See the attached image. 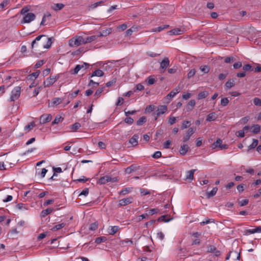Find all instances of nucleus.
<instances>
[{
  "label": "nucleus",
  "mask_w": 261,
  "mask_h": 261,
  "mask_svg": "<svg viewBox=\"0 0 261 261\" xmlns=\"http://www.w3.org/2000/svg\"><path fill=\"white\" fill-rule=\"evenodd\" d=\"M124 122L130 125L134 122V120L131 117H126L124 120Z\"/></svg>",
  "instance_id": "69168bd1"
},
{
  "label": "nucleus",
  "mask_w": 261,
  "mask_h": 261,
  "mask_svg": "<svg viewBox=\"0 0 261 261\" xmlns=\"http://www.w3.org/2000/svg\"><path fill=\"white\" fill-rule=\"evenodd\" d=\"M161 152L160 151H156L152 155V157L154 159H159L161 156Z\"/></svg>",
  "instance_id": "5fc2aeb1"
},
{
  "label": "nucleus",
  "mask_w": 261,
  "mask_h": 261,
  "mask_svg": "<svg viewBox=\"0 0 261 261\" xmlns=\"http://www.w3.org/2000/svg\"><path fill=\"white\" fill-rule=\"evenodd\" d=\"M255 233H261V226H257L255 228L246 230L245 234L248 235Z\"/></svg>",
  "instance_id": "ddd939ff"
},
{
  "label": "nucleus",
  "mask_w": 261,
  "mask_h": 261,
  "mask_svg": "<svg viewBox=\"0 0 261 261\" xmlns=\"http://www.w3.org/2000/svg\"><path fill=\"white\" fill-rule=\"evenodd\" d=\"M35 126V123L33 121L28 124V125H25L24 128V129L27 132H29L31 131Z\"/></svg>",
  "instance_id": "c85d7f7f"
},
{
  "label": "nucleus",
  "mask_w": 261,
  "mask_h": 261,
  "mask_svg": "<svg viewBox=\"0 0 261 261\" xmlns=\"http://www.w3.org/2000/svg\"><path fill=\"white\" fill-rule=\"evenodd\" d=\"M89 194V189L88 188H85L79 194V196L84 195L87 196Z\"/></svg>",
  "instance_id": "13d9d810"
},
{
  "label": "nucleus",
  "mask_w": 261,
  "mask_h": 261,
  "mask_svg": "<svg viewBox=\"0 0 261 261\" xmlns=\"http://www.w3.org/2000/svg\"><path fill=\"white\" fill-rule=\"evenodd\" d=\"M104 74V72L100 69H97L93 71L91 75V77L93 76H98L101 77Z\"/></svg>",
  "instance_id": "393cba45"
},
{
  "label": "nucleus",
  "mask_w": 261,
  "mask_h": 261,
  "mask_svg": "<svg viewBox=\"0 0 261 261\" xmlns=\"http://www.w3.org/2000/svg\"><path fill=\"white\" fill-rule=\"evenodd\" d=\"M229 102V101L227 98H223L221 100V105L222 106L225 107L228 104Z\"/></svg>",
  "instance_id": "de8ad7c7"
},
{
  "label": "nucleus",
  "mask_w": 261,
  "mask_h": 261,
  "mask_svg": "<svg viewBox=\"0 0 261 261\" xmlns=\"http://www.w3.org/2000/svg\"><path fill=\"white\" fill-rule=\"evenodd\" d=\"M156 238L159 240L162 241L164 239L165 235L162 231H158L156 233Z\"/></svg>",
  "instance_id": "3c124183"
},
{
  "label": "nucleus",
  "mask_w": 261,
  "mask_h": 261,
  "mask_svg": "<svg viewBox=\"0 0 261 261\" xmlns=\"http://www.w3.org/2000/svg\"><path fill=\"white\" fill-rule=\"evenodd\" d=\"M52 119V116L51 114H44L42 115L40 118V123L41 124H44L49 122Z\"/></svg>",
  "instance_id": "9b49d317"
},
{
  "label": "nucleus",
  "mask_w": 261,
  "mask_h": 261,
  "mask_svg": "<svg viewBox=\"0 0 261 261\" xmlns=\"http://www.w3.org/2000/svg\"><path fill=\"white\" fill-rule=\"evenodd\" d=\"M125 243L127 244L128 246H130L133 244V242L132 240L129 239H126L121 241L122 245H124Z\"/></svg>",
  "instance_id": "052dcab7"
},
{
  "label": "nucleus",
  "mask_w": 261,
  "mask_h": 261,
  "mask_svg": "<svg viewBox=\"0 0 261 261\" xmlns=\"http://www.w3.org/2000/svg\"><path fill=\"white\" fill-rule=\"evenodd\" d=\"M112 32V29L109 28L105 30L102 31V32H100L99 35H97L99 37H105L108 35H109L110 34H111Z\"/></svg>",
  "instance_id": "412c9836"
},
{
  "label": "nucleus",
  "mask_w": 261,
  "mask_h": 261,
  "mask_svg": "<svg viewBox=\"0 0 261 261\" xmlns=\"http://www.w3.org/2000/svg\"><path fill=\"white\" fill-rule=\"evenodd\" d=\"M189 149V147L187 144L181 145L179 150L180 154L182 155H185L188 151Z\"/></svg>",
  "instance_id": "6ab92c4d"
},
{
  "label": "nucleus",
  "mask_w": 261,
  "mask_h": 261,
  "mask_svg": "<svg viewBox=\"0 0 261 261\" xmlns=\"http://www.w3.org/2000/svg\"><path fill=\"white\" fill-rule=\"evenodd\" d=\"M180 92V88L177 87L170 92L166 97H164L165 101L169 103L171 101L172 98H173L177 93Z\"/></svg>",
  "instance_id": "7ed1b4c3"
},
{
  "label": "nucleus",
  "mask_w": 261,
  "mask_h": 261,
  "mask_svg": "<svg viewBox=\"0 0 261 261\" xmlns=\"http://www.w3.org/2000/svg\"><path fill=\"white\" fill-rule=\"evenodd\" d=\"M51 43H52V42L51 40V38H49L47 39L46 44H42V46H43V48L48 49L50 47Z\"/></svg>",
  "instance_id": "58836bf2"
},
{
  "label": "nucleus",
  "mask_w": 261,
  "mask_h": 261,
  "mask_svg": "<svg viewBox=\"0 0 261 261\" xmlns=\"http://www.w3.org/2000/svg\"><path fill=\"white\" fill-rule=\"evenodd\" d=\"M16 208L19 210H27L28 209V206L22 203H19L16 205Z\"/></svg>",
  "instance_id": "e433bc0d"
},
{
  "label": "nucleus",
  "mask_w": 261,
  "mask_h": 261,
  "mask_svg": "<svg viewBox=\"0 0 261 261\" xmlns=\"http://www.w3.org/2000/svg\"><path fill=\"white\" fill-rule=\"evenodd\" d=\"M21 93V88L19 86L14 87L12 90L9 101H14L18 99Z\"/></svg>",
  "instance_id": "f03ea898"
},
{
  "label": "nucleus",
  "mask_w": 261,
  "mask_h": 261,
  "mask_svg": "<svg viewBox=\"0 0 261 261\" xmlns=\"http://www.w3.org/2000/svg\"><path fill=\"white\" fill-rule=\"evenodd\" d=\"M234 86V82L233 80H228L225 84V87L227 89H230Z\"/></svg>",
  "instance_id": "f704fd0d"
},
{
  "label": "nucleus",
  "mask_w": 261,
  "mask_h": 261,
  "mask_svg": "<svg viewBox=\"0 0 261 261\" xmlns=\"http://www.w3.org/2000/svg\"><path fill=\"white\" fill-rule=\"evenodd\" d=\"M59 78V76L58 75H56L55 76H50L48 78L46 79V81L44 82V87H49L52 85H53Z\"/></svg>",
  "instance_id": "20e7f679"
},
{
  "label": "nucleus",
  "mask_w": 261,
  "mask_h": 261,
  "mask_svg": "<svg viewBox=\"0 0 261 261\" xmlns=\"http://www.w3.org/2000/svg\"><path fill=\"white\" fill-rule=\"evenodd\" d=\"M63 101V98L55 97L52 99L51 105L53 106H57L61 103Z\"/></svg>",
  "instance_id": "b1692460"
},
{
  "label": "nucleus",
  "mask_w": 261,
  "mask_h": 261,
  "mask_svg": "<svg viewBox=\"0 0 261 261\" xmlns=\"http://www.w3.org/2000/svg\"><path fill=\"white\" fill-rule=\"evenodd\" d=\"M98 38V36L97 35H93V36L87 37L85 38H84V44L92 42L95 41Z\"/></svg>",
  "instance_id": "aec40b11"
},
{
  "label": "nucleus",
  "mask_w": 261,
  "mask_h": 261,
  "mask_svg": "<svg viewBox=\"0 0 261 261\" xmlns=\"http://www.w3.org/2000/svg\"><path fill=\"white\" fill-rule=\"evenodd\" d=\"M196 130V127H190L186 133V135L182 138V141L184 142H187L193 135Z\"/></svg>",
  "instance_id": "6e6552de"
},
{
  "label": "nucleus",
  "mask_w": 261,
  "mask_h": 261,
  "mask_svg": "<svg viewBox=\"0 0 261 261\" xmlns=\"http://www.w3.org/2000/svg\"><path fill=\"white\" fill-rule=\"evenodd\" d=\"M84 44V38L82 36H75L69 41V46L77 47Z\"/></svg>",
  "instance_id": "f257e3e1"
},
{
  "label": "nucleus",
  "mask_w": 261,
  "mask_h": 261,
  "mask_svg": "<svg viewBox=\"0 0 261 261\" xmlns=\"http://www.w3.org/2000/svg\"><path fill=\"white\" fill-rule=\"evenodd\" d=\"M146 118L145 116H142L137 121V124L138 125H142L146 122Z\"/></svg>",
  "instance_id": "79ce46f5"
},
{
  "label": "nucleus",
  "mask_w": 261,
  "mask_h": 261,
  "mask_svg": "<svg viewBox=\"0 0 261 261\" xmlns=\"http://www.w3.org/2000/svg\"><path fill=\"white\" fill-rule=\"evenodd\" d=\"M140 191L142 196L150 194V192L148 190L143 188L140 189Z\"/></svg>",
  "instance_id": "603ef678"
},
{
  "label": "nucleus",
  "mask_w": 261,
  "mask_h": 261,
  "mask_svg": "<svg viewBox=\"0 0 261 261\" xmlns=\"http://www.w3.org/2000/svg\"><path fill=\"white\" fill-rule=\"evenodd\" d=\"M217 116L216 113L215 112H212L207 116L206 120L207 122H211L215 120Z\"/></svg>",
  "instance_id": "5701e85b"
},
{
  "label": "nucleus",
  "mask_w": 261,
  "mask_h": 261,
  "mask_svg": "<svg viewBox=\"0 0 261 261\" xmlns=\"http://www.w3.org/2000/svg\"><path fill=\"white\" fill-rule=\"evenodd\" d=\"M132 188L129 187L123 188L120 191L119 194L125 195L129 193L132 191Z\"/></svg>",
  "instance_id": "c756f323"
},
{
  "label": "nucleus",
  "mask_w": 261,
  "mask_h": 261,
  "mask_svg": "<svg viewBox=\"0 0 261 261\" xmlns=\"http://www.w3.org/2000/svg\"><path fill=\"white\" fill-rule=\"evenodd\" d=\"M242 66V62H236L233 65V68L236 69H239L241 68Z\"/></svg>",
  "instance_id": "774afa93"
},
{
  "label": "nucleus",
  "mask_w": 261,
  "mask_h": 261,
  "mask_svg": "<svg viewBox=\"0 0 261 261\" xmlns=\"http://www.w3.org/2000/svg\"><path fill=\"white\" fill-rule=\"evenodd\" d=\"M104 88H99L95 92L94 95L97 97L100 96L101 93L103 91Z\"/></svg>",
  "instance_id": "680f3d73"
},
{
  "label": "nucleus",
  "mask_w": 261,
  "mask_h": 261,
  "mask_svg": "<svg viewBox=\"0 0 261 261\" xmlns=\"http://www.w3.org/2000/svg\"><path fill=\"white\" fill-rule=\"evenodd\" d=\"M169 27V25H163L162 26H160V27L156 28V31H158V32H160L163 31L164 30L168 28Z\"/></svg>",
  "instance_id": "6e6d98bb"
},
{
  "label": "nucleus",
  "mask_w": 261,
  "mask_h": 261,
  "mask_svg": "<svg viewBox=\"0 0 261 261\" xmlns=\"http://www.w3.org/2000/svg\"><path fill=\"white\" fill-rule=\"evenodd\" d=\"M237 137L240 138H243L245 136L244 130H240L236 133Z\"/></svg>",
  "instance_id": "0e129e2a"
},
{
  "label": "nucleus",
  "mask_w": 261,
  "mask_h": 261,
  "mask_svg": "<svg viewBox=\"0 0 261 261\" xmlns=\"http://www.w3.org/2000/svg\"><path fill=\"white\" fill-rule=\"evenodd\" d=\"M176 122V118L175 117H170L168 120V123L171 125Z\"/></svg>",
  "instance_id": "e2e57ef3"
},
{
  "label": "nucleus",
  "mask_w": 261,
  "mask_h": 261,
  "mask_svg": "<svg viewBox=\"0 0 261 261\" xmlns=\"http://www.w3.org/2000/svg\"><path fill=\"white\" fill-rule=\"evenodd\" d=\"M155 79L151 76H149L147 78V84L148 85H153L155 82Z\"/></svg>",
  "instance_id": "09e8293b"
},
{
  "label": "nucleus",
  "mask_w": 261,
  "mask_h": 261,
  "mask_svg": "<svg viewBox=\"0 0 261 261\" xmlns=\"http://www.w3.org/2000/svg\"><path fill=\"white\" fill-rule=\"evenodd\" d=\"M184 32V30L180 28H175L169 31L168 34L170 35H178L182 34Z\"/></svg>",
  "instance_id": "4468645a"
},
{
  "label": "nucleus",
  "mask_w": 261,
  "mask_h": 261,
  "mask_svg": "<svg viewBox=\"0 0 261 261\" xmlns=\"http://www.w3.org/2000/svg\"><path fill=\"white\" fill-rule=\"evenodd\" d=\"M222 140L220 139H217L216 141L214 142L211 146L213 149H215L217 147H220L221 149H227L228 146L226 144H222Z\"/></svg>",
  "instance_id": "0eeeda50"
},
{
  "label": "nucleus",
  "mask_w": 261,
  "mask_h": 261,
  "mask_svg": "<svg viewBox=\"0 0 261 261\" xmlns=\"http://www.w3.org/2000/svg\"><path fill=\"white\" fill-rule=\"evenodd\" d=\"M65 225H66V223H61L60 224H58L55 225V226H54L51 228V230L53 231H56V230H59V229L64 227L65 226Z\"/></svg>",
  "instance_id": "473e14b6"
},
{
  "label": "nucleus",
  "mask_w": 261,
  "mask_h": 261,
  "mask_svg": "<svg viewBox=\"0 0 261 261\" xmlns=\"http://www.w3.org/2000/svg\"><path fill=\"white\" fill-rule=\"evenodd\" d=\"M201 70L204 73H208L210 71V68L208 66L204 65L200 67Z\"/></svg>",
  "instance_id": "4d7b16f0"
},
{
  "label": "nucleus",
  "mask_w": 261,
  "mask_h": 261,
  "mask_svg": "<svg viewBox=\"0 0 261 261\" xmlns=\"http://www.w3.org/2000/svg\"><path fill=\"white\" fill-rule=\"evenodd\" d=\"M111 181H113L112 178L109 175H106L99 178L98 183L102 185Z\"/></svg>",
  "instance_id": "2eb2a0df"
},
{
  "label": "nucleus",
  "mask_w": 261,
  "mask_h": 261,
  "mask_svg": "<svg viewBox=\"0 0 261 261\" xmlns=\"http://www.w3.org/2000/svg\"><path fill=\"white\" fill-rule=\"evenodd\" d=\"M139 136L138 135H134L129 141V142L133 146H136L138 144V140Z\"/></svg>",
  "instance_id": "a211bd4d"
},
{
  "label": "nucleus",
  "mask_w": 261,
  "mask_h": 261,
  "mask_svg": "<svg viewBox=\"0 0 261 261\" xmlns=\"http://www.w3.org/2000/svg\"><path fill=\"white\" fill-rule=\"evenodd\" d=\"M106 240V239L104 237H98L95 239V242L98 244L104 242Z\"/></svg>",
  "instance_id": "49530a36"
},
{
  "label": "nucleus",
  "mask_w": 261,
  "mask_h": 261,
  "mask_svg": "<svg viewBox=\"0 0 261 261\" xmlns=\"http://www.w3.org/2000/svg\"><path fill=\"white\" fill-rule=\"evenodd\" d=\"M35 18V15L33 13H27L24 15L21 21L22 23H28L33 21Z\"/></svg>",
  "instance_id": "39448f33"
},
{
  "label": "nucleus",
  "mask_w": 261,
  "mask_h": 261,
  "mask_svg": "<svg viewBox=\"0 0 261 261\" xmlns=\"http://www.w3.org/2000/svg\"><path fill=\"white\" fill-rule=\"evenodd\" d=\"M209 95V93L207 91H203L198 93L197 95V99L198 100L205 98Z\"/></svg>",
  "instance_id": "4be33fe9"
},
{
  "label": "nucleus",
  "mask_w": 261,
  "mask_h": 261,
  "mask_svg": "<svg viewBox=\"0 0 261 261\" xmlns=\"http://www.w3.org/2000/svg\"><path fill=\"white\" fill-rule=\"evenodd\" d=\"M170 61L168 58H165L160 63V70L161 73H163L166 68L169 66Z\"/></svg>",
  "instance_id": "423d86ee"
},
{
  "label": "nucleus",
  "mask_w": 261,
  "mask_h": 261,
  "mask_svg": "<svg viewBox=\"0 0 261 261\" xmlns=\"http://www.w3.org/2000/svg\"><path fill=\"white\" fill-rule=\"evenodd\" d=\"M218 191V188L217 187H214L210 192H207L206 194L207 197L208 198H211L215 196Z\"/></svg>",
  "instance_id": "7c9ffc66"
},
{
  "label": "nucleus",
  "mask_w": 261,
  "mask_h": 261,
  "mask_svg": "<svg viewBox=\"0 0 261 261\" xmlns=\"http://www.w3.org/2000/svg\"><path fill=\"white\" fill-rule=\"evenodd\" d=\"M45 36L44 35H39L38 36H37L35 39L32 42V44H31V46H32V48L33 49L35 47V45L36 44V42L37 41H39L41 38L43 37H44Z\"/></svg>",
  "instance_id": "4c0bfd02"
},
{
  "label": "nucleus",
  "mask_w": 261,
  "mask_h": 261,
  "mask_svg": "<svg viewBox=\"0 0 261 261\" xmlns=\"http://www.w3.org/2000/svg\"><path fill=\"white\" fill-rule=\"evenodd\" d=\"M133 198L132 197L129 196L128 197L122 199L119 201V206H125L128 204H130L133 202Z\"/></svg>",
  "instance_id": "9d476101"
},
{
  "label": "nucleus",
  "mask_w": 261,
  "mask_h": 261,
  "mask_svg": "<svg viewBox=\"0 0 261 261\" xmlns=\"http://www.w3.org/2000/svg\"><path fill=\"white\" fill-rule=\"evenodd\" d=\"M167 106L165 105L159 106L155 111V114L156 115V117H155V119L156 120L158 117H159L161 115L165 114L167 111Z\"/></svg>",
  "instance_id": "1a4fd4ad"
},
{
  "label": "nucleus",
  "mask_w": 261,
  "mask_h": 261,
  "mask_svg": "<svg viewBox=\"0 0 261 261\" xmlns=\"http://www.w3.org/2000/svg\"><path fill=\"white\" fill-rule=\"evenodd\" d=\"M191 125V122L188 120L184 121L181 124V129H184L189 127Z\"/></svg>",
  "instance_id": "ea45409f"
},
{
  "label": "nucleus",
  "mask_w": 261,
  "mask_h": 261,
  "mask_svg": "<svg viewBox=\"0 0 261 261\" xmlns=\"http://www.w3.org/2000/svg\"><path fill=\"white\" fill-rule=\"evenodd\" d=\"M251 132L253 134H257L258 133L260 130V126L258 124H254L251 127Z\"/></svg>",
  "instance_id": "cd10ccee"
},
{
  "label": "nucleus",
  "mask_w": 261,
  "mask_h": 261,
  "mask_svg": "<svg viewBox=\"0 0 261 261\" xmlns=\"http://www.w3.org/2000/svg\"><path fill=\"white\" fill-rule=\"evenodd\" d=\"M207 251L210 253H213L216 256H218L221 254V252L217 250L215 246L213 245L207 247Z\"/></svg>",
  "instance_id": "f8f14e48"
},
{
  "label": "nucleus",
  "mask_w": 261,
  "mask_h": 261,
  "mask_svg": "<svg viewBox=\"0 0 261 261\" xmlns=\"http://www.w3.org/2000/svg\"><path fill=\"white\" fill-rule=\"evenodd\" d=\"M10 0H4L1 4H0V8L1 9H4L6 7H7L9 4L10 3Z\"/></svg>",
  "instance_id": "c03bdc74"
},
{
  "label": "nucleus",
  "mask_w": 261,
  "mask_h": 261,
  "mask_svg": "<svg viewBox=\"0 0 261 261\" xmlns=\"http://www.w3.org/2000/svg\"><path fill=\"white\" fill-rule=\"evenodd\" d=\"M137 27H134V26L132 28L128 29L126 31V32H125L126 35L130 36L132 34V33H133V32L137 31Z\"/></svg>",
  "instance_id": "a19ab883"
},
{
  "label": "nucleus",
  "mask_w": 261,
  "mask_h": 261,
  "mask_svg": "<svg viewBox=\"0 0 261 261\" xmlns=\"http://www.w3.org/2000/svg\"><path fill=\"white\" fill-rule=\"evenodd\" d=\"M253 101L255 106L261 107V99L258 97H255L253 98Z\"/></svg>",
  "instance_id": "a18cd8bd"
},
{
  "label": "nucleus",
  "mask_w": 261,
  "mask_h": 261,
  "mask_svg": "<svg viewBox=\"0 0 261 261\" xmlns=\"http://www.w3.org/2000/svg\"><path fill=\"white\" fill-rule=\"evenodd\" d=\"M155 109V106L154 105H149L145 109V112L146 113H149L153 111Z\"/></svg>",
  "instance_id": "37998d69"
},
{
  "label": "nucleus",
  "mask_w": 261,
  "mask_h": 261,
  "mask_svg": "<svg viewBox=\"0 0 261 261\" xmlns=\"http://www.w3.org/2000/svg\"><path fill=\"white\" fill-rule=\"evenodd\" d=\"M53 211V208H48L46 210H43L41 213V217L42 218L45 217L47 215L49 214Z\"/></svg>",
  "instance_id": "bb28decb"
},
{
  "label": "nucleus",
  "mask_w": 261,
  "mask_h": 261,
  "mask_svg": "<svg viewBox=\"0 0 261 261\" xmlns=\"http://www.w3.org/2000/svg\"><path fill=\"white\" fill-rule=\"evenodd\" d=\"M64 7V5L63 4H61V3H58V4H55L52 8L57 11H59V10H62Z\"/></svg>",
  "instance_id": "2f4dec72"
},
{
  "label": "nucleus",
  "mask_w": 261,
  "mask_h": 261,
  "mask_svg": "<svg viewBox=\"0 0 261 261\" xmlns=\"http://www.w3.org/2000/svg\"><path fill=\"white\" fill-rule=\"evenodd\" d=\"M249 202V200L247 199H243L239 202V205L241 206L247 205Z\"/></svg>",
  "instance_id": "bf43d9fd"
},
{
  "label": "nucleus",
  "mask_w": 261,
  "mask_h": 261,
  "mask_svg": "<svg viewBox=\"0 0 261 261\" xmlns=\"http://www.w3.org/2000/svg\"><path fill=\"white\" fill-rule=\"evenodd\" d=\"M258 143V141L257 139H253V142L248 146V149L251 150L256 147Z\"/></svg>",
  "instance_id": "c9c22d12"
},
{
  "label": "nucleus",
  "mask_w": 261,
  "mask_h": 261,
  "mask_svg": "<svg viewBox=\"0 0 261 261\" xmlns=\"http://www.w3.org/2000/svg\"><path fill=\"white\" fill-rule=\"evenodd\" d=\"M196 171V169H192L191 170L188 171L186 172V180L191 181L194 178V174Z\"/></svg>",
  "instance_id": "dca6fc26"
},
{
  "label": "nucleus",
  "mask_w": 261,
  "mask_h": 261,
  "mask_svg": "<svg viewBox=\"0 0 261 261\" xmlns=\"http://www.w3.org/2000/svg\"><path fill=\"white\" fill-rule=\"evenodd\" d=\"M212 222H214V219L206 218L205 221L200 222V224L201 225H204Z\"/></svg>",
  "instance_id": "8fccbe9b"
},
{
  "label": "nucleus",
  "mask_w": 261,
  "mask_h": 261,
  "mask_svg": "<svg viewBox=\"0 0 261 261\" xmlns=\"http://www.w3.org/2000/svg\"><path fill=\"white\" fill-rule=\"evenodd\" d=\"M124 99L122 97H119L118 98L117 101L116 103L117 106H121L123 103Z\"/></svg>",
  "instance_id": "338daca9"
},
{
  "label": "nucleus",
  "mask_w": 261,
  "mask_h": 261,
  "mask_svg": "<svg viewBox=\"0 0 261 261\" xmlns=\"http://www.w3.org/2000/svg\"><path fill=\"white\" fill-rule=\"evenodd\" d=\"M63 118L60 115H57L54 120L52 122L51 124L53 125L58 124L63 120Z\"/></svg>",
  "instance_id": "72a5a7b5"
},
{
  "label": "nucleus",
  "mask_w": 261,
  "mask_h": 261,
  "mask_svg": "<svg viewBox=\"0 0 261 261\" xmlns=\"http://www.w3.org/2000/svg\"><path fill=\"white\" fill-rule=\"evenodd\" d=\"M120 227L118 226H110L108 229V233L110 235H114L118 231Z\"/></svg>",
  "instance_id": "f3484780"
},
{
  "label": "nucleus",
  "mask_w": 261,
  "mask_h": 261,
  "mask_svg": "<svg viewBox=\"0 0 261 261\" xmlns=\"http://www.w3.org/2000/svg\"><path fill=\"white\" fill-rule=\"evenodd\" d=\"M81 125L80 123L76 122V123H74L73 125H72L71 128L73 130L75 131L77 129H79L81 127Z\"/></svg>",
  "instance_id": "864d4df0"
},
{
  "label": "nucleus",
  "mask_w": 261,
  "mask_h": 261,
  "mask_svg": "<svg viewBox=\"0 0 261 261\" xmlns=\"http://www.w3.org/2000/svg\"><path fill=\"white\" fill-rule=\"evenodd\" d=\"M39 74L40 71L37 70V71L28 75L27 79L28 80H33L34 79H36L39 76Z\"/></svg>",
  "instance_id": "a878e982"
}]
</instances>
